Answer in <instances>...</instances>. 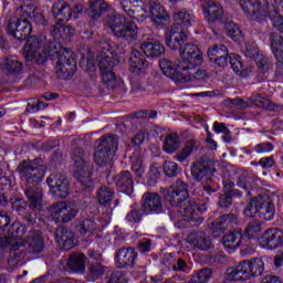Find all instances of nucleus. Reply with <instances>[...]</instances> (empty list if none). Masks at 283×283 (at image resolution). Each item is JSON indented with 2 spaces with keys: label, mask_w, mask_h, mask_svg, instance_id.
Returning a JSON list of instances; mask_svg holds the SVG:
<instances>
[{
  "label": "nucleus",
  "mask_w": 283,
  "mask_h": 283,
  "mask_svg": "<svg viewBox=\"0 0 283 283\" xmlns=\"http://www.w3.org/2000/svg\"><path fill=\"white\" fill-rule=\"evenodd\" d=\"M261 196L262 195L253 197L243 210V213L247 216V218H254L256 213L260 214Z\"/></svg>",
  "instance_id": "c03bdc74"
},
{
  "label": "nucleus",
  "mask_w": 283,
  "mask_h": 283,
  "mask_svg": "<svg viewBox=\"0 0 283 283\" xmlns=\"http://www.w3.org/2000/svg\"><path fill=\"white\" fill-rule=\"evenodd\" d=\"M250 276L258 277L264 273V261L261 258H254L249 261Z\"/></svg>",
  "instance_id": "de8ad7c7"
},
{
  "label": "nucleus",
  "mask_w": 283,
  "mask_h": 283,
  "mask_svg": "<svg viewBox=\"0 0 283 283\" xmlns=\"http://www.w3.org/2000/svg\"><path fill=\"white\" fill-rule=\"evenodd\" d=\"M11 221L12 219L10 218V213L6 210H0V229H6Z\"/></svg>",
  "instance_id": "774afa93"
},
{
  "label": "nucleus",
  "mask_w": 283,
  "mask_h": 283,
  "mask_svg": "<svg viewBox=\"0 0 283 283\" xmlns=\"http://www.w3.org/2000/svg\"><path fill=\"white\" fill-rule=\"evenodd\" d=\"M260 231H262V222L254 220L250 223H248L245 230H244V235L251 240L252 238H255V235H258V233H260Z\"/></svg>",
  "instance_id": "6e6d98bb"
},
{
  "label": "nucleus",
  "mask_w": 283,
  "mask_h": 283,
  "mask_svg": "<svg viewBox=\"0 0 283 283\" xmlns=\"http://www.w3.org/2000/svg\"><path fill=\"white\" fill-rule=\"evenodd\" d=\"M140 50L146 56H150V59H158V56L165 54V46L160 41L155 39H148L142 42Z\"/></svg>",
  "instance_id": "cd10ccee"
},
{
  "label": "nucleus",
  "mask_w": 283,
  "mask_h": 283,
  "mask_svg": "<svg viewBox=\"0 0 283 283\" xmlns=\"http://www.w3.org/2000/svg\"><path fill=\"white\" fill-rule=\"evenodd\" d=\"M230 65L234 72V74H239V76H242L244 72V64H242V60L240 57H233L230 56Z\"/></svg>",
  "instance_id": "bf43d9fd"
},
{
  "label": "nucleus",
  "mask_w": 283,
  "mask_h": 283,
  "mask_svg": "<svg viewBox=\"0 0 283 283\" xmlns=\"http://www.w3.org/2000/svg\"><path fill=\"white\" fill-rule=\"evenodd\" d=\"M98 54L95 59L99 72H107L113 70L118 64V60L109 56V43L106 41L99 42Z\"/></svg>",
  "instance_id": "dca6fc26"
},
{
  "label": "nucleus",
  "mask_w": 283,
  "mask_h": 283,
  "mask_svg": "<svg viewBox=\"0 0 283 283\" xmlns=\"http://www.w3.org/2000/svg\"><path fill=\"white\" fill-rule=\"evenodd\" d=\"M115 185L119 191L132 196L134 193V177L129 170H123L114 177Z\"/></svg>",
  "instance_id": "b1692460"
},
{
  "label": "nucleus",
  "mask_w": 283,
  "mask_h": 283,
  "mask_svg": "<svg viewBox=\"0 0 283 283\" xmlns=\"http://www.w3.org/2000/svg\"><path fill=\"white\" fill-rule=\"evenodd\" d=\"M250 105L254 107H260L261 109H268V112H273L275 105L269 99L262 96L261 94H254L249 98Z\"/></svg>",
  "instance_id": "58836bf2"
},
{
  "label": "nucleus",
  "mask_w": 283,
  "mask_h": 283,
  "mask_svg": "<svg viewBox=\"0 0 283 283\" xmlns=\"http://www.w3.org/2000/svg\"><path fill=\"white\" fill-rule=\"evenodd\" d=\"M55 240L57 242V247L63 249V251L74 249V232L65 227L56 229Z\"/></svg>",
  "instance_id": "393cba45"
},
{
  "label": "nucleus",
  "mask_w": 283,
  "mask_h": 283,
  "mask_svg": "<svg viewBox=\"0 0 283 283\" xmlns=\"http://www.w3.org/2000/svg\"><path fill=\"white\" fill-rule=\"evenodd\" d=\"M237 186L240 187V189H244L248 195L251 193V177H249L248 172L239 175Z\"/></svg>",
  "instance_id": "4d7b16f0"
},
{
  "label": "nucleus",
  "mask_w": 283,
  "mask_h": 283,
  "mask_svg": "<svg viewBox=\"0 0 283 283\" xmlns=\"http://www.w3.org/2000/svg\"><path fill=\"white\" fill-rule=\"evenodd\" d=\"M51 216L57 222L67 223L78 214V206L65 201L55 202L51 206Z\"/></svg>",
  "instance_id": "9b49d317"
},
{
  "label": "nucleus",
  "mask_w": 283,
  "mask_h": 283,
  "mask_svg": "<svg viewBox=\"0 0 283 283\" xmlns=\"http://www.w3.org/2000/svg\"><path fill=\"white\" fill-rule=\"evenodd\" d=\"M49 54L51 56H57L55 64V74L57 78H72L76 72V59H74V52L72 50L62 48L56 42H50Z\"/></svg>",
  "instance_id": "39448f33"
},
{
  "label": "nucleus",
  "mask_w": 283,
  "mask_h": 283,
  "mask_svg": "<svg viewBox=\"0 0 283 283\" xmlns=\"http://www.w3.org/2000/svg\"><path fill=\"white\" fill-rule=\"evenodd\" d=\"M17 171L27 187H39L45 177V166L41 159L22 160Z\"/></svg>",
  "instance_id": "0eeeda50"
},
{
  "label": "nucleus",
  "mask_w": 283,
  "mask_h": 283,
  "mask_svg": "<svg viewBox=\"0 0 283 283\" xmlns=\"http://www.w3.org/2000/svg\"><path fill=\"white\" fill-rule=\"evenodd\" d=\"M46 182L54 196L57 198H67V193H70V180L65 175L57 172L52 174L48 177Z\"/></svg>",
  "instance_id": "2eb2a0df"
},
{
  "label": "nucleus",
  "mask_w": 283,
  "mask_h": 283,
  "mask_svg": "<svg viewBox=\"0 0 283 283\" xmlns=\"http://www.w3.org/2000/svg\"><path fill=\"white\" fill-rule=\"evenodd\" d=\"M189 242L191 247L199 249V251H209V249H211V239H209L205 232L190 234Z\"/></svg>",
  "instance_id": "473e14b6"
},
{
  "label": "nucleus",
  "mask_w": 283,
  "mask_h": 283,
  "mask_svg": "<svg viewBox=\"0 0 283 283\" xmlns=\"http://www.w3.org/2000/svg\"><path fill=\"white\" fill-rule=\"evenodd\" d=\"M77 230L81 235H92L96 231V222L90 219H85L77 226Z\"/></svg>",
  "instance_id": "5fc2aeb1"
},
{
  "label": "nucleus",
  "mask_w": 283,
  "mask_h": 283,
  "mask_svg": "<svg viewBox=\"0 0 283 283\" xmlns=\"http://www.w3.org/2000/svg\"><path fill=\"white\" fill-rule=\"evenodd\" d=\"M52 14L60 23H67L72 19V8L63 0H59L52 7Z\"/></svg>",
  "instance_id": "c85d7f7f"
},
{
  "label": "nucleus",
  "mask_w": 283,
  "mask_h": 283,
  "mask_svg": "<svg viewBox=\"0 0 283 283\" xmlns=\"http://www.w3.org/2000/svg\"><path fill=\"white\" fill-rule=\"evenodd\" d=\"M182 76H186L181 83H187L189 81H205L206 78H209V74H207V71L199 69L196 71V66H192L191 69H186L182 71Z\"/></svg>",
  "instance_id": "4c0bfd02"
},
{
  "label": "nucleus",
  "mask_w": 283,
  "mask_h": 283,
  "mask_svg": "<svg viewBox=\"0 0 283 283\" xmlns=\"http://www.w3.org/2000/svg\"><path fill=\"white\" fill-rule=\"evenodd\" d=\"M124 12L127 18L118 12L108 14L105 19V25L111 29L117 39L134 43L138 39V24L134 21L136 20V7H129Z\"/></svg>",
  "instance_id": "f03ea898"
},
{
  "label": "nucleus",
  "mask_w": 283,
  "mask_h": 283,
  "mask_svg": "<svg viewBox=\"0 0 283 283\" xmlns=\"http://www.w3.org/2000/svg\"><path fill=\"white\" fill-rule=\"evenodd\" d=\"M160 193H163L166 202L172 207V211L181 213L184 220L200 222V216L198 214L200 208H198L196 201L189 198V191L185 181L178 179L169 188H161Z\"/></svg>",
  "instance_id": "f257e3e1"
},
{
  "label": "nucleus",
  "mask_w": 283,
  "mask_h": 283,
  "mask_svg": "<svg viewBox=\"0 0 283 283\" xmlns=\"http://www.w3.org/2000/svg\"><path fill=\"white\" fill-rule=\"evenodd\" d=\"M222 244L226 249H238L242 244V229H235L226 234L222 239Z\"/></svg>",
  "instance_id": "f704fd0d"
},
{
  "label": "nucleus",
  "mask_w": 283,
  "mask_h": 283,
  "mask_svg": "<svg viewBox=\"0 0 283 283\" xmlns=\"http://www.w3.org/2000/svg\"><path fill=\"white\" fill-rule=\"evenodd\" d=\"M11 207L20 217L21 213H25V209H28V201L23 199H15L13 202H11Z\"/></svg>",
  "instance_id": "e2e57ef3"
},
{
  "label": "nucleus",
  "mask_w": 283,
  "mask_h": 283,
  "mask_svg": "<svg viewBox=\"0 0 283 283\" xmlns=\"http://www.w3.org/2000/svg\"><path fill=\"white\" fill-rule=\"evenodd\" d=\"M233 224H238L237 214H222L212 223V234L214 238H218L219 235H222V233H224L229 227H233Z\"/></svg>",
  "instance_id": "5701e85b"
},
{
  "label": "nucleus",
  "mask_w": 283,
  "mask_h": 283,
  "mask_svg": "<svg viewBox=\"0 0 283 283\" xmlns=\"http://www.w3.org/2000/svg\"><path fill=\"white\" fill-rule=\"evenodd\" d=\"M201 8L208 23H216L217 21H221L222 17H224V9L218 2L207 0L202 2Z\"/></svg>",
  "instance_id": "412c9836"
},
{
  "label": "nucleus",
  "mask_w": 283,
  "mask_h": 283,
  "mask_svg": "<svg viewBox=\"0 0 283 283\" xmlns=\"http://www.w3.org/2000/svg\"><path fill=\"white\" fill-rule=\"evenodd\" d=\"M132 171L135 174L136 178H143L145 174V164H143V157L140 155H134L130 157Z\"/></svg>",
  "instance_id": "8fccbe9b"
},
{
  "label": "nucleus",
  "mask_w": 283,
  "mask_h": 283,
  "mask_svg": "<svg viewBox=\"0 0 283 283\" xmlns=\"http://www.w3.org/2000/svg\"><path fill=\"white\" fill-rule=\"evenodd\" d=\"M146 6H148V15H150V21L154 28L163 29L171 21L169 13L165 10L160 3L155 1H145Z\"/></svg>",
  "instance_id": "ddd939ff"
},
{
  "label": "nucleus",
  "mask_w": 283,
  "mask_h": 283,
  "mask_svg": "<svg viewBox=\"0 0 283 283\" xmlns=\"http://www.w3.org/2000/svg\"><path fill=\"white\" fill-rule=\"evenodd\" d=\"M159 67L165 76L171 78L176 83H181L186 77V75H182L184 71L180 69V62L176 65L171 60L163 59L159 61Z\"/></svg>",
  "instance_id": "aec40b11"
},
{
  "label": "nucleus",
  "mask_w": 283,
  "mask_h": 283,
  "mask_svg": "<svg viewBox=\"0 0 283 283\" xmlns=\"http://www.w3.org/2000/svg\"><path fill=\"white\" fill-rule=\"evenodd\" d=\"M136 258H138V252L134 248H120L115 253V266L117 269H134Z\"/></svg>",
  "instance_id": "f3484780"
},
{
  "label": "nucleus",
  "mask_w": 283,
  "mask_h": 283,
  "mask_svg": "<svg viewBox=\"0 0 283 283\" xmlns=\"http://www.w3.org/2000/svg\"><path fill=\"white\" fill-rule=\"evenodd\" d=\"M7 32L9 36L23 42L32 34V23L23 17L12 18L7 25Z\"/></svg>",
  "instance_id": "9d476101"
},
{
  "label": "nucleus",
  "mask_w": 283,
  "mask_h": 283,
  "mask_svg": "<svg viewBox=\"0 0 283 283\" xmlns=\"http://www.w3.org/2000/svg\"><path fill=\"white\" fill-rule=\"evenodd\" d=\"M193 149H196V142L188 140L184 148L176 155L177 160H179V163H185V160L193 154Z\"/></svg>",
  "instance_id": "603ef678"
},
{
  "label": "nucleus",
  "mask_w": 283,
  "mask_h": 283,
  "mask_svg": "<svg viewBox=\"0 0 283 283\" xmlns=\"http://www.w3.org/2000/svg\"><path fill=\"white\" fill-rule=\"evenodd\" d=\"M99 73L105 87H107V90H115L116 85H118V80L116 78V73H114V69L108 71H99Z\"/></svg>",
  "instance_id": "79ce46f5"
},
{
  "label": "nucleus",
  "mask_w": 283,
  "mask_h": 283,
  "mask_svg": "<svg viewBox=\"0 0 283 283\" xmlns=\"http://www.w3.org/2000/svg\"><path fill=\"white\" fill-rule=\"evenodd\" d=\"M172 270L178 271L179 273H189V264H187V261L184 259H177Z\"/></svg>",
  "instance_id": "338daca9"
},
{
  "label": "nucleus",
  "mask_w": 283,
  "mask_h": 283,
  "mask_svg": "<svg viewBox=\"0 0 283 283\" xmlns=\"http://www.w3.org/2000/svg\"><path fill=\"white\" fill-rule=\"evenodd\" d=\"M164 172L168 178H174L178 174V164L176 161H165Z\"/></svg>",
  "instance_id": "052dcab7"
},
{
  "label": "nucleus",
  "mask_w": 283,
  "mask_h": 283,
  "mask_svg": "<svg viewBox=\"0 0 283 283\" xmlns=\"http://www.w3.org/2000/svg\"><path fill=\"white\" fill-rule=\"evenodd\" d=\"M239 6L252 21H264L270 17L273 27L283 34V18L277 12H269V2L266 0H239Z\"/></svg>",
  "instance_id": "20e7f679"
},
{
  "label": "nucleus",
  "mask_w": 283,
  "mask_h": 283,
  "mask_svg": "<svg viewBox=\"0 0 283 283\" xmlns=\"http://www.w3.org/2000/svg\"><path fill=\"white\" fill-rule=\"evenodd\" d=\"M216 171V163L207 157L196 160L190 168L192 180L201 182L203 191L208 196L216 193V182H213Z\"/></svg>",
  "instance_id": "423d86ee"
},
{
  "label": "nucleus",
  "mask_w": 283,
  "mask_h": 283,
  "mask_svg": "<svg viewBox=\"0 0 283 283\" xmlns=\"http://www.w3.org/2000/svg\"><path fill=\"white\" fill-rule=\"evenodd\" d=\"M263 249H280L283 245V231L279 228H270L259 239Z\"/></svg>",
  "instance_id": "a211bd4d"
},
{
  "label": "nucleus",
  "mask_w": 283,
  "mask_h": 283,
  "mask_svg": "<svg viewBox=\"0 0 283 283\" xmlns=\"http://www.w3.org/2000/svg\"><path fill=\"white\" fill-rule=\"evenodd\" d=\"M226 280L229 281H247L251 280V272L249 268V261L244 260L239 262L234 268H229L224 274Z\"/></svg>",
  "instance_id": "4be33fe9"
},
{
  "label": "nucleus",
  "mask_w": 283,
  "mask_h": 283,
  "mask_svg": "<svg viewBox=\"0 0 283 283\" xmlns=\"http://www.w3.org/2000/svg\"><path fill=\"white\" fill-rule=\"evenodd\" d=\"M42 41L36 38L35 35L30 36L22 51H23V56L27 63H30L32 61H34V59H36V54H39V52H41V48H42Z\"/></svg>",
  "instance_id": "a878e982"
},
{
  "label": "nucleus",
  "mask_w": 283,
  "mask_h": 283,
  "mask_svg": "<svg viewBox=\"0 0 283 283\" xmlns=\"http://www.w3.org/2000/svg\"><path fill=\"white\" fill-rule=\"evenodd\" d=\"M93 160L98 167L112 165L116 150L118 149V136L106 134L96 142Z\"/></svg>",
  "instance_id": "6e6552de"
},
{
  "label": "nucleus",
  "mask_w": 283,
  "mask_h": 283,
  "mask_svg": "<svg viewBox=\"0 0 283 283\" xmlns=\"http://www.w3.org/2000/svg\"><path fill=\"white\" fill-rule=\"evenodd\" d=\"M213 275V271L209 268H205L195 273L188 283H208Z\"/></svg>",
  "instance_id": "a18cd8bd"
},
{
  "label": "nucleus",
  "mask_w": 283,
  "mask_h": 283,
  "mask_svg": "<svg viewBox=\"0 0 283 283\" xmlns=\"http://www.w3.org/2000/svg\"><path fill=\"white\" fill-rule=\"evenodd\" d=\"M126 220L128 222H135L136 224H138V222L143 220V210H138V209L130 210L126 216Z\"/></svg>",
  "instance_id": "0e129e2a"
},
{
  "label": "nucleus",
  "mask_w": 283,
  "mask_h": 283,
  "mask_svg": "<svg viewBox=\"0 0 283 283\" xmlns=\"http://www.w3.org/2000/svg\"><path fill=\"white\" fill-rule=\"evenodd\" d=\"M20 220L23 222L22 224H27V227H33L36 224V213L34 212H24L19 216Z\"/></svg>",
  "instance_id": "680f3d73"
},
{
  "label": "nucleus",
  "mask_w": 283,
  "mask_h": 283,
  "mask_svg": "<svg viewBox=\"0 0 283 283\" xmlns=\"http://www.w3.org/2000/svg\"><path fill=\"white\" fill-rule=\"evenodd\" d=\"M72 159L75 163V168L73 176L75 180H77L80 187L85 191L87 189H92V170L87 166V161L85 157H83V149L82 148H74L72 153Z\"/></svg>",
  "instance_id": "1a4fd4ad"
},
{
  "label": "nucleus",
  "mask_w": 283,
  "mask_h": 283,
  "mask_svg": "<svg viewBox=\"0 0 283 283\" xmlns=\"http://www.w3.org/2000/svg\"><path fill=\"white\" fill-rule=\"evenodd\" d=\"M142 211L146 216L160 213L163 211V199L156 192H146L142 199Z\"/></svg>",
  "instance_id": "6ab92c4d"
},
{
  "label": "nucleus",
  "mask_w": 283,
  "mask_h": 283,
  "mask_svg": "<svg viewBox=\"0 0 283 283\" xmlns=\"http://www.w3.org/2000/svg\"><path fill=\"white\" fill-rule=\"evenodd\" d=\"M25 259V250L15 249L13 251V255L8 259V265L10 269H17L23 264V260Z\"/></svg>",
  "instance_id": "49530a36"
},
{
  "label": "nucleus",
  "mask_w": 283,
  "mask_h": 283,
  "mask_svg": "<svg viewBox=\"0 0 283 283\" xmlns=\"http://www.w3.org/2000/svg\"><path fill=\"white\" fill-rule=\"evenodd\" d=\"M259 217L263 220H273L275 218V203L269 196H261Z\"/></svg>",
  "instance_id": "7c9ffc66"
},
{
  "label": "nucleus",
  "mask_w": 283,
  "mask_h": 283,
  "mask_svg": "<svg viewBox=\"0 0 283 283\" xmlns=\"http://www.w3.org/2000/svg\"><path fill=\"white\" fill-rule=\"evenodd\" d=\"M178 147H180V137H178L177 134H169L164 143L165 151L168 154H174Z\"/></svg>",
  "instance_id": "09e8293b"
},
{
  "label": "nucleus",
  "mask_w": 283,
  "mask_h": 283,
  "mask_svg": "<svg viewBox=\"0 0 283 283\" xmlns=\"http://www.w3.org/2000/svg\"><path fill=\"white\" fill-rule=\"evenodd\" d=\"M210 61H218L221 56H229V50L223 44H217L208 50Z\"/></svg>",
  "instance_id": "3c124183"
},
{
  "label": "nucleus",
  "mask_w": 283,
  "mask_h": 283,
  "mask_svg": "<svg viewBox=\"0 0 283 283\" xmlns=\"http://www.w3.org/2000/svg\"><path fill=\"white\" fill-rule=\"evenodd\" d=\"M202 65V52L196 44H186L181 52L180 70H190Z\"/></svg>",
  "instance_id": "f8f14e48"
},
{
  "label": "nucleus",
  "mask_w": 283,
  "mask_h": 283,
  "mask_svg": "<svg viewBox=\"0 0 283 283\" xmlns=\"http://www.w3.org/2000/svg\"><path fill=\"white\" fill-rule=\"evenodd\" d=\"M130 72L133 74H140V72H145L149 67V62H147V59L144 54L140 53L138 50H133L130 53Z\"/></svg>",
  "instance_id": "c756f323"
},
{
  "label": "nucleus",
  "mask_w": 283,
  "mask_h": 283,
  "mask_svg": "<svg viewBox=\"0 0 283 283\" xmlns=\"http://www.w3.org/2000/svg\"><path fill=\"white\" fill-rule=\"evenodd\" d=\"M92 19H101L103 12L109 10V4L105 0H93L88 2Z\"/></svg>",
  "instance_id": "e433bc0d"
},
{
  "label": "nucleus",
  "mask_w": 283,
  "mask_h": 283,
  "mask_svg": "<svg viewBox=\"0 0 283 283\" xmlns=\"http://www.w3.org/2000/svg\"><path fill=\"white\" fill-rule=\"evenodd\" d=\"M28 232V228H25V224L21 223L20 221L13 222L9 230L7 231L8 238H18L21 240Z\"/></svg>",
  "instance_id": "a19ab883"
},
{
  "label": "nucleus",
  "mask_w": 283,
  "mask_h": 283,
  "mask_svg": "<svg viewBox=\"0 0 283 283\" xmlns=\"http://www.w3.org/2000/svg\"><path fill=\"white\" fill-rule=\"evenodd\" d=\"M224 105L231 109H247V107H249V103L242 98H228L224 101Z\"/></svg>",
  "instance_id": "13d9d810"
},
{
  "label": "nucleus",
  "mask_w": 283,
  "mask_h": 283,
  "mask_svg": "<svg viewBox=\"0 0 283 283\" xmlns=\"http://www.w3.org/2000/svg\"><path fill=\"white\" fill-rule=\"evenodd\" d=\"M98 203L102 207H112V200L116 196V190L108 186H101L96 192Z\"/></svg>",
  "instance_id": "72a5a7b5"
},
{
  "label": "nucleus",
  "mask_w": 283,
  "mask_h": 283,
  "mask_svg": "<svg viewBox=\"0 0 283 283\" xmlns=\"http://www.w3.org/2000/svg\"><path fill=\"white\" fill-rule=\"evenodd\" d=\"M224 28H226V33L233 41H240V39H242V30H240V27L235 24V22H232V21L226 22Z\"/></svg>",
  "instance_id": "864d4df0"
},
{
  "label": "nucleus",
  "mask_w": 283,
  "mask_h": 283,
  "mask_svg": "<svg viewBox=\"0 0 283 283\" xmlns=\"http://www.w3.org/2000/svg\"><path fill=\"white\" fill-rule=\"evenodd\" d=\"M107 283H127V279L123 271H114L111 273L109 280Z\"/></svg>",
  "instance_id": "69168bd1"
},
{
  "label": "nucleus",
  "mask_w": 283,
  "mask_h": 283,
  "mask_svg": "<svg viewBox=\"0 0 283 283\" xmlns=\"http://www.w3.org/2000/svg\"><path fill=\"white\" fill-rule=\"evenodd\" d=\"M24 196L29 200V207L32 209V211L41 209V205H43V189L41 187L27 186Z\"/></svg>",
  "instance_id": "bb28decb"
},
{
  "label": "nucleus",
  "mask_w": 283,
  "mask_h": 283,
  "mask_svg": "<svg viewBox=\"0 0 283 283\" xmlns=\"http://www.w3.org/2000/svg\"><path fill=\"white\" fill-rule=\"evenodd\" d=\"M19 248L23 249L27 247L28 253L39 255L45 249V240H43V233L40 230H31L23 241L18 244Z\"/></svg>",
  "instance_id": "4468645a"
},
{
  "label": "nucleus",
  "mask_w": 283,
  "mask_h": 283,
  "mask_svg": "<svg viewBox=\"0 0 283 283\" xmlns=\"http://www.w3.org/2000/svg\"><path fill=\"white\" fill-rule=\"evenodd\" d=\"M105 275V265L101 262H92L87 268V279L91 282H96Z\"/></svg>",
  "instance_id": "ea45409f"
},
{
  "label": "nucleus",
  "mask_w": 283,
  "mask_h": 283,
  "mask_svg": "<svg viewBox=\"0 0 283 283\" xmlns=\"http://www.w3.org/2000/svg\"><path fill=\"white\" fill-rule=\"evenodd\" d=\"M86 260L87 258L85 256V254L74 252L69 256L66 261V266L70 269V271H73V273H84Z\"/></svg>",
  "instance_id": "2f4dec72"
},
{
  "label": "nucleus",
  "mask_w": 283,
  "mask_h": 283,
  "mask_svg": "<svg viewBox=\"0 0 283 283\" xmlns=\"http://www.w3.org/2000/svg\"><path fill=\"white\" fill-rule=\"evenodd\" d=\"M4 70H7L9 74H21V72H23V63L17 57H6Z\"/></svg>",
  "instance_id": "37998d69"
},
{
  "label": "nucleus",
  "mask_w": 283,
  "mask_h": 283,
  "mask_svg": "<svg viewBox=\"0 0 283 283\" xmlns=\"http://www.w3.org/2000/svg\"><path fill=\"white\" fill-rule=\"evenodd\" d=\"M172 19L175 25L166 32V45L170 50H180L182 43L188 39L186 30L187 28H190V25H193L196 17L192 12L182 9L175 12Z\"/></svg>",
  "instance_id": "7ed1b4c3"
},
{
  "label": "nucleus",
  "mask_w": 283,
  "mask_h": 283,
  "mask_svg": "<svg viewBox=\"0 0 283 283\" xmlns=\"http://www.w3.org/2000/svg\"><path fill=\"white\" fill-rule=\"evenodd\" d=\"M270 41H271V48L272 52L279 61V63L283 64V38L276 32L270 33Z\"/></svg>",
  "instance_id": "c9c22d12"
}]
</instances>
